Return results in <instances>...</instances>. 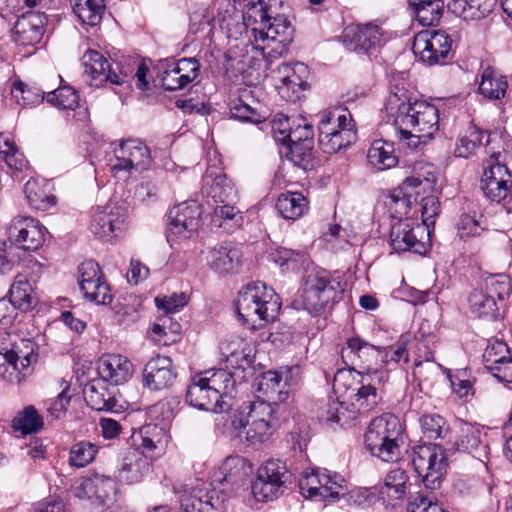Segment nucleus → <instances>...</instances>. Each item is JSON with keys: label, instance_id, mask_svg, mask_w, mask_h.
Listing matches in <instances>:
<instances>
[{"label": "nucleus", "instance_id": "obj_4", "mask_svg": "<svg viewBox=\"0 0 512 512\" xmlns=\"http://www.w3.org/2000/svg\"><path fill=\"white\" fill-rule=\"evenodd\" d=\"M404 442L403 424L391 413L372 419L364 434L366 449L384 462H396L401 457Z\"/></svg>", "mask_w": 512, "mask_h": 512}, {"label": "nucleus", "instance_id": "obj_6", "mask_svg": "<svg viewBox=\"0 0 512 512\" xmlns=\"http://www.w3.org/2000/svg\"><path fill=\"white\" fill-rule=\"evenodd\" d=\"M357 140V130L347 109L325 111L318 123V145L326 154L348 148Z\"/></svg>", "mask_w": 512, "mask_h": 512}, {"label": "nucleus", "instance_id": "obj_12", "mask_svg": "<svg viewBox=\"0 0 512 512\" xmlns=\"http://www.w3.org/2000/svg\"><path fill=\"white\" fill-rule=\"evenodd\" d=\"M150 163L149 148L142 141L135 139L122 141L114 149V158L110 160L111 169L116 175L121 172L130 174L133 170H145Z\"/></svg>", "mask_w": 512, "mask_h": 512}, {"label": "nucleus", "instance_id": "obj_9", "mask_svg": "<svg viewBox=\"0 0 512 512\" xmlns=\"http://www.w3.org/2000/svg\"><path fill=\"white\" fill-rule=\"evenodd\" d=\"M288 478V469L284 462L279 459L268 460L257 471L252 493L259 501L273 500L284 492Z\"/></svg>", "mask_w": 512, "mask_h": 512}, {"label": "nucleus", "instance_id": "obj_48", "mask_svg": "<svg viewBox=\"0 0 512 512\" xmlns=\"http://www.w3.org/2000/svg\"><path fill=\"white\" fill-rule=\"evenodd\" d=\"M507 88V79L498 70L490 66L483 70L479 85V91L483 96L494 100L501 99L505 96Z\"/></svg>", "mask_w": 512, "mask_h": 512}, {"label": "nucleus", "instance_id": "obj_56", "mask_svg": "<svg viewBox=\"0 0 512 512\" xmlns=\"http://www.w3.org/2000/svg\"><path fill=\"white\" fill-rule=\"evenodd\" d=\"M206 381L209 382V386L214 392L219 395V400L223 396L231 395L235 389V380L233 374L223 370L206 371L201 373Z\"/></svg>", "mask_w": 512, "mask_h": 512}, {"label": "nucleus", "instance_id": "obj_27", "mask_svg": "<svg viewBox=\"0 0 512 512\" xmlns=\"http://www.w3.org/2000/svg\"><path fill=\"white\" fill-rule=\"evenodd\" d=\"M186 402L199 410L214 411L222 410V402L219 395L209 386L202 374L192 378L186 392Z\"/></svg>", "mask_w": 512, "mask_h": 512}, {"label": "nucleus", "instance_id": "obj_22", "mask_svg": "<svg viewBox=\"0 0 512 512\" xmlns=\"http://www.w3.org/2000/svg\"><path fill=\"white\" fill-rule=\"evenodd\" d=\"M44 231L45 227L39 221L32 217L18 216L12 221L10 238L19 248L35 251L44 243Z\"/></svg>", "mask_w": 512, "mask_h": 512}, {"label": "nucleus", "instance_id": "obj_19", "mask_svg": "<svg viewBox=\"0 0 512 512\" xmlns=\"http://www.w3.org/2000/svg\"><path fill=\"white\" fill-rule=\"evenodd\" d=\"M482 358L484 367L493 377L499 382L512 383V354L503 340H488Z\"/></svg>", "mask_w": 512, "mask_h": 512}, {"label": "nucleus", "instance_id": "obj_55", "mask_svg": "<svg viewBox=\"0 0 512 512\" xmlns=\"http://www.w3.org/2000/svg\"><path fill=\"white\" fill-rule=\"evenodd\" d=\"M478 287L486 290L487 294L491 295L496 302L509 296L512 291L510 279L503 273L489 274L483 277Z\"/></svg>", "mask_w": 512, "mask_h": 512}, {"label": "nucleus", "instance_id": "obj_32", "mask_svg": "<svg viewBox=\"0 0 512 512\" xmlns=\"http://www.w3.org/2000/svg\"><path fill=\"white\" fill-rule=\"evenodd\" d=\"M150 471V459L139 449H129L119 468L120 481L128 484L140 482Z\"/></svg>", "mask_w": 512, "mask_h": 512}, {"label": "nucleus", "instance_id": "obj_26", "mask_svg": "<svg viewBox=\"0 0 512 512\" xmlns=\"http://www.w3.org/2000/svg\"><path fill=\"white\" fill-rule=\"evenodd\" d=\"M175 378L172 360L167 356L151 358L143 370L144 385L150 390L166 389L173 384Z\"/></svg>", "mask_w": 512, "mask_h": 512}, {"label": "nucleus", "instance_id": "obj_57", "mask_svg": "<svg viewBox=\"0 0 512 512\" xmlns=\"http://www.w3.org/2000/svg\"><path fill=\"white\" fill-rule=\"evenodd\" d=\"M98 451V446L92 442H77L70 448L69 464L73 467L83 468L95 459Z\"/></svg>", "mask_w": 512, "mask_h": 512}, {"label": "nucleus", "instance_id": "obj_44", "mask_svg": "<svg viewBox=\"0 0 512 512\" xmlns=\"http://www.w3.org/2000/svg\"><path fill=\"white\" fill-rule=\"evenodd\" d=\"M10 304L23 312H27L36 305V299L32 295V286L27 277L17 274L9 290Z\"/></svg>", "mask_w": 512, "mask_h": 512}, {"label": "nucleus", "instance_id": "obj_35", "mask_svg": "<svg viewBox=\"0 0 512 512\" xmlns=\"http://www.w3.org/2000/svg\"><path fill=\"white\" fill-rule=\"evenodd\" d=\"M240 251L230 242H223L209 252L208 263L218 273L234 272L240 264Z\"/></svg>", "mask_w": 512, "mask_h": 512}, {"label": "nucleus", "instance_id": "obj_36", "mask_svg": "<svg viewBox=\"0 0 512 512\" xmlns=\"http://www.w3.org/2000/svg\"><path fill=\"white\" fill-rule=\"evenodd\" d=\"M456 446L458 451L471 454L481 462L488 458V445L482 441V431L478 426L464 424Z\"/></svg>", "mask_w": 512, "mask_h": 512}, {"label": "nucleus", "instance_id": "obj_3", "mask_svg": "<svg viewBox=\"0 0 512 512\" xmlns=\"http://www.w3.org/2000/svg\"><path fill=\"white\" fill-rule=\"evenodd\" d=\"M235 306L242 323L255 330L262 327L264 322L276 318L281 302L273 288L256 281L239 291Z\"/></svg>", "mask_w": 512, "mask_h": 512}, {"label": "nucleus", "instance_id": "obj_5", "mask_svg": "<svg viewBox=\"0 0 512 512\" xmlns=\"http://www.w3.org/2000/svg\"><path fill=\"white\" fill-rule=\"evenodd\" d=\"M345 283L325 270H312L306 277L300 299L295 304L310 314L321 313L329 304L342 299Z\"/></svg>", "mask_w": 512, "mask_h": 512}, {"label": "nucleus", "instance_id": "obj_41", "mask_svg": "<svg viewBox=\"0 0 512 512\" xmlns=\"http://www.w3.org/2000/svg\"><path fill=\"white\" fill-rule=\"evenodd\" d=\"M11 357L20 365L24 378L32 373L33 365L38 360V345L31 339H19L8 348Z\"/></svg>", "mask_w": 512, "mask_h": 512}, {"label": "nucleus", "instance_id": "obj_2", "mask_svg": "<svg viewBox=\"0 0 512 512\" xmlns=\"http://www.w3.org/2000/svg\"><path fill=\"white\" fill-rule=\"evenodd\" d=\"M231 425L240 441L250 445L265 443L279 428L277 408L264 400L244 403Z\"/></svg>", "mask_w": 512, "mask_h": 512}, {"label": "nucleus", "instance_id": "obj_33", "mask_svg": "<svg viewBox=\"0 0 512 512\" xmlns=\"http://www.w3.org/2000/svg\"><path fill=\"white\" fill-rule=\"evenodd\" d=\"M141 443L139 450L148 459H156L162 456L168 444L166 431L157 424H147L140 429Z\"/></svg>", "mask_w": 512, "mask_h": 512}, {"label": "nucleus", "instance_id": "obj_16", "mask_svg": "<svg viewBox=\"0 0 512 512\" xmlns=\"http://www.w3.org/2000/svg\"><path fill=\"white\" fill-rule=\"evenodd\" d=\"M82 63L85 73L91 77L90 85L99 87L104 82L115 85H123L128 82L129 74L119 70L118 64H115L114 68L108 59L96 50H87L82 57Z\"/></svg>", "mask_w": 512, "mask_h": 512}, {"label": "nucleus", "instance_id": "obj_25", "mask_svg": "<svg viewBox=\"0 0 512 512\" xmlns=\"http://www.w3.org/2000/svg\"><path fill=\"white\" fill-rule=\"evenodd\" d=\"M245 11L243 12L242 23L235 24V31L232 32L229 26L231 22L228 21L226 26L228 28V37L237 38L238 34H242L244 30L251 28L256 40H258V34L263 31L264 25L267 23L271 15L269 14V7L263 0H250L245 5Z\"/></svg>", "mask_w": 512, "mask_h": 512}, {"label": "nucleus", "instance_id": "obj_51", "mask_svg": "<svg viewBox=\"0 0 512 512\" xmlns=\"http://www.w3.org/2000/svg\"><path fill=\"white\" fill-rule=\"evenodd\" d=\"M0 160L18 177L28 168V162L8 136L0 135Z\"/></svg>", "mask_w": 512, "mask_h": 512}, {"label": "nucleus", "instance_id": "obj_38", "mask_svg": "<svg viewBox=\"0 0 512 512\" xmlns=\"http://www.w3.org/2000/svg\"><path fill=\"white\" fill-rule=\"evenodd\" d=\"M495 0H451L448 10L464 20H480L491 13Z\"/></svg>", "mask_w": 512, "mask_h": 512}, {"label": "nucleus", "instance_id": "obj_29", "mask_svg": "<svg viewBox=\"0 0 512 512\" xmlns=\"http://www.w3.org/2000/svg\"><path fill=\"white\" fill-rule=\"evenodd\" d=\"M47 17L44 13L30 11L18 17L14 32L16 41L21 45H35L40 42L44 34Z\"/></svg>", "mask_w": 512, "mask_h": 512}, {"label": "nucleus", "instance_id": "obj_42", "mask_svg": "<svg viewBox=\"0 0 512 512\" xmlns=\"http://www.w3.org/2000/svg\"><path fill=\"white\" fill-rule=\"evenodd\" d=\"M416 20L422 26H433L437 24L444 11L443 0H408Z\"/></svg>", "mask_w": 512, "mask_h": 512}, {"label": "nucleus", "instance_id": "obj_18", "mask_svg": "<svg viewBox=\"0 0 512 512\" xmlns=\"http://www.w3.org/2000/svg\"><path fill=\"white\" fill-rule=\"evenodd\" d=\"M162 66L161 82L167 91H177L192 83L200 73V63L196 58H182L177 61L165 60Z\"/></svg>", "mask_w": 512, "mask_h": 512}, {"label": "nucleus", "instance_id": "obj_1", "mask_svg": "<svg viewBox=\"0 0 512 512\" xmlns=\"http://www.w3.org/2000/svg\"><path fill=\"white\" fill-rule=\"evenodd\" d=\"M385 109L393 119L399 140L410 149L425 144L439 130L437 107L426 101L411 102L405 92H391Z\"/></svg>", "mask_w": 512, "mask_h": 512}, {"label": "nucleus", "instance_id": "obj_8", "mask_svg": "<svg viewBox=\"0 0 512 512\" xmlns=\"http://www.w3.org/2000/svg\"><path fill=\"white\" fill-rule=\"evenodd\" d=\"M341 356L346 365L351 369H361L359 373L368 374L380 369L384 364H388V351L385 347H376L359 337H352L346 341L342 348Z\"/></svg>", "mask_w": 512, "mask_h": 512}, {"label": "nucleus", "instance_id": "obj_37", "mask_svg": "<svg viewBox=\"0 0 512 512\" xmlns=\"http://www.w3.org/2000/svg\"><path fill=\"white\" fill-rule=\"evenodd\" d=\"M87 405L96 411H114L117 400L101 379L92 380L83 389Z\"/></svg>", "mask_w": 512, "mask_h": 512}, {"label": "nucleus", "instance_id": "obj_30", "mask_svg": "<svg viewBox=\"0 0 512 512\" xmlns=\"http://www.w3.org/2000/svg\"><path fill=\"white\" fill-rule=\"evenodd\" d=\"M388 380L387 371H376L362 375L361 386L354 395L355 403L364 410L373 409L381 400L379 391Z\"/></svg>", "mask_w": 512, "mask_h": 512}, {"label": "nucleus", "instance_id": "obj_59", "mask_svg": "<svg viewBox=\"0 0 512 512\" xmlns=\"http://www.w3.org/2000/svg\"><path fill=\"white\" fill-rule=\"evenodd\" d=\"M47 101L60 109L74 110L79 104L78 92L70 86H61L47 93Z\"/></svg>", "mask_w": 512, "mask_h": 512}, {"label": "nucleus", "instance_id": "obj_17", "mask_svg": "<svg viewBox=\"0 0 512 512\" xmlns=\"http://www.w3.org/2000/svg\"><path fill=\"white\" fill-rule=\"evenodd\" d=\"M386 40L385 31L374 22L347 27L343 34V43L348 50L366 54L383 46Z\"/></svg>", "mask_w": 512, "mask_h": 512}, {"label": "nucleus", "instance_id": "obj_62", "mask_svg": "<svg viewBox=\"0 0 512 512\" xmlns=\"http://www.w3.org/2000/svg\"><path fill=\"white\" fill-rule=\"evenodd\" d=\"M12 95L19 102L22 100L23 105L33 106L44 100L45 92L37 87L26 85L22 81H15L11 89Z\"/></svg>", "mask_w": 512, "mask_h": 512}, {"label": "nucleus", "instance_id": "obj_50", "mask_svg": "<svg viewBox=\"0 0 512 512\" xmlns=\"http://www.w3.org/2000/svg\"><path fill=\"white\" fill-rule=\"evenodd\" d=\"M348 410L344 404L338 400H329L318 409V420L328 429L336 430L347 423Z\"/></svg>", "mask_w": 512, "mask_h": 512}, {"label": "nucleus", "instance_id": "obj_64", "mask_svg": "<svg viewBox=\"0 0 512 512\" xmlns=\"http://www.w3.org/2000/svg\"><path fill=\"white\" fill-rule=\"evenodd\" d=\"M314 145L308 143L289 144L287 158L294 164L305 171L313 168L312 149Z\"/></svg>", "mask_w": 512, "mask_h": 512}, {"label": "nucleus", "instance_id": "obj_31", "mask_svg": "<svg viewBox=\"0 0 512 512\" xmlns=\"http://www.w3.org/2000/svg\"><path fill=\"white\" fill-rule=\"evenodd\" d=\"M203 181V192L212 199L214 204L236 202L237 190L225 173L219 172L213 175L212 172H206Z\"/></svg>", "mask_w": 512, "mask_h": 512}, {"label": "nucleus", "instance_id": "obj_63", "mask_svg": "<svg viewBox=\"0 0 512 512\" xmlns=\"http://www.w3.org/2000/svg\"><path fill=\"white\" fill-rule=\"evenodd\" d=\"M0 377L10 383H20L25 379L20 365L11 357L7 347L0 349Z\"/></svg>", "mask_w": 512, "mask_h": 512}, {"label": "nucleus", "instance_id": "obj_34", "mask_svg": "<svg viewBox=\"0 0 512 512\" xmlns=\"http://www.w3.org/2000/svg\"><path fill=\"white\" fill-rule=\"evenodd\" d=\"M116 492V482L110 476L100 473H93L90 477L83 479L76 488L78 497H96L101 501L110 499Z\"/></svg>", "mask_w": 512, "mask_h": 512}, {"label": "nucleus", "instance_id": "obj_53", "mask_svg": "<svg viewBox=\"0 0 512 512\" xmlns=\"http://www.w3.org/2000/svg\"><path fill=\"white\" fill-rule=\"evenodd\" d=\"M292 26L290 21L282 16L278 15L275 17H270L267 23L263 27V31H260L258 34V40H276L277 37H282L280 42H285L290 40L292 36Z\"/></svg>", "mask_w": 512, "mask_h": 512}, {"label": "nucleus", "instance_id": "obj_21", "mask_svg": "<svg viewBox=\"0 0 512 512\" xmlns=\"http://www.w3.org/2000/svg\"><path fill=\"white\" fill-rule=\"evenodd\" d=\"M278 93L282 98L290 102L300 99V93L307 87L306 75L308 68L305 64L297 62L293 65L282 63L277 68Z\"/></svg>", "mask_w": 512, "mask_h": 512}, {"label": "nucleus", "instance_id": "obj_45", "mask_svg": "<svg viewBox=\"0 0 512 512\" xmlns=\"http://www.w3.org/2000/svg\"><path fill=\"white\" fill-rule=\"evenodd\" d=\"M258 104L252 99L251 91L243 90L237 98L230 102L231 117L243 122H261L262 116L258 112Z\"/></svg>", "mask_w": 512, "mask_h": 512}, {"label": "nucleus", "instance_id": "obj_60", "mask_svg": "<svg viewBox=\"0 0 512 512\" xmlns=\"http://www.w3.org/2000/svg\"><path fill=\"white\" fill-rule=\"evenodd\" d=\"M420 424L424 436L430 440L445 438L449 432L445 419L438 414L422 416Z\"/></svg>", "mask_w": 512, "mask_h": 512}, {"label": "nucleus", "instance_id": "obj_43", "mask_svg": "<svg viewBox=\"0 0 512 512\" xmlns=\"http://www.w3.org/2000/svg\"><path fill=\"white\" fill-rule=\"evenodd\" d=\"M275 208L284 219L297 220L308 210V200L300 192H286L278 197Z\"/></svg>", "mask_w": 512, "mask_h": 512}, {"label": "nucleus", "instance_id": "obj_23", "mask_svg": "<svg viewBox=\"0 0 512 512\" xmlns=\"http://www.w3.org/2000/svg\"><path fill=\"white\" fill-rule=\"evenodd\" d=\"M125 213L116 206L98 208L93 215L91 231L100 238L117 237L125 227Z\"/></svg>", "mask_w": 512, "mask_h": 512}, {"label": "nucleus", "instance_id": "obj_14", "mask_svg": "<svg viewBox=\"0 0 512 512\" xmlns=\"http://www.w3.org/2000/svg\"><path fill=\"white\" fill-rule=\"evenodd\" d=\"M343 481L338 475L332 477L326 473V470L322 472L311 470L303 473L299 479V488L304 497L320 501L334 500L339 498Z\"/></svg>", "mask_w": 512, "mask_h": 512}, {"label": "nucleus", "instance_id": "obj_7", "mask_svg": "<svg viewBox=\"0 0 512 512\" xmlns=\"http://www.w3.org/2000/svg\"><path fill=\"white\" fill-rule=\"evenodd\" d=\"M413 467L427 489L440 488L447 472L445 449L437 444H424L414 448Z\"/></svg>", "mask_w": 512, "mask_h": 512}, {"label": "nucleus", "instance_id": "obj_10", "mask_svg": "<svg viewBox=\"0 0 512 512\" xmlns=\"http://www.w3.org/2000/svg\"><path fill=\"white\" fill-rule=\"evenodd\" d=\"M480 187L490 201L510 203L512 200V173L504 164L490 158L484 166Z\"/></svg>", "mask_w": 512, "mask_h": 512}, {"label": "nucleus", "instance_id": "obj_13", "mask_svg": "<svg viewBox=\"0 0 512 512\" xmlns=\"http://www.w3.org/2000/svg\"><path fill=\"white\" fill-rule=\"evenodd\" d=\"M425 235H428V231L424 225H420L412 217H407L392 225L390 245L395 252L411 251L422 255L427 250L423 241Z\"/></svg>", "mask_w": 512, "mask_h": 512}, {"label": "nucleus", "instance_id": "obj_47", "mask_svg": "<svg viewBox=\"0 0 512 512\" xmlns=\"http://www.w3.org/2000/svg\"><path fill=\"white\" fill-rule=\"evenodd\" d=\"M256 389L274 403L284 402L289 396V390L283 389L281 374L276 370H268L262 373L258 379Z\"/></svg>", "mask_w": 512, "mask_h": 512}, {"label": "nucleus", "instance_id": "obj_39", "mask_svg": "<svg viewBox=\"0 0 512 512\" xmlns=\"http://www.w3.org/2000/svg\"><path fill=\"white\" fill-rule=\"evenodd\" d=\"M44 179L31 178L24 186V194L31 208L46 211L56 204V197L49 193Z\"/></svg>", "mask_w": 512, "mask_h": 512}, {"label": "nucleus", "instance_id": "obj_11", "mask_svg": "<svg viewBox=\"0 0 512 512\" xmlns=\"http://www.w3.org/2000/svg\"><path fill=\"white\" fill-rule=\"evenodd\" d=\"M452 40L445 31L424 30L414 37L412 50L423 63H443L451 52Z\"/></svg>", "mask_w": 512, "mask_h": 512}, {"label": "nucleus", "instance_id": "obj_28", "mask_svg": "<svg viewBox=\"0 0 512 512\" xmlns=\"http://www.w3.org/2000/svg\"><path fill=\"white\" fill-rule=\"evenodd\" d=\"M97 371L104 382L120 385L131 378L133 364L123 355L106 354L99 359Z\"/></svg>", "mask_w": 512, "mask_h": 512}, {"label": "nucleus", "instance_id": "obj_40", "mask_svg": "<svg viewBox=\"0 0 512 512\" xmlns=\"http://www.w3.org/2000/svg\"><path fill=\"white\" fill-rule=\"evenodd\" d=\"M367 161L374 169L384 171L395 167L398 164V157L392 143L378 139L371 144Z\"/></svg>", "mask_w": 512, "mask_h": 512}, {"label": "nucleus", "instance_id": "obj_24", "mask_svg": "<svg viewBox=\"0 0 512 512\" xmlns=\"http://www.w3.org/2000/svg\"><path fill=\"white\" fill-rule=\"evenodd\" d=\"M418 178H406L398 187L389 194L385 205L387 206L392 218H402L407 215L412 205L417 202L419 192Z\"/></svg>", "mask_w": 512, "mask_h": 512}, {"label": "nucleus", "instance_id": "obj_46", "mask_svg": "<svg viewBox=\"0 0 512 512\" xmlns=\"http://www.w3.org/2000/svg\"><path fill=\"white\" fill-rule=\"evenodd\" d=\"M488 292L479 287L475 288L469 295V310L474 317L480 319H494L498 315L497 302Z\"/></svg>", "mask_w": 512, "mask_h": 512}, {"label": "nucleus", "instance_id": "obj_49", "mask_svg": "<svg viewBox=\"0 0 512 512\" xmlns=\"http://www.w3.org/2000/svg\"><path fill=\"white\" fill-rule=\"evenodd\" d=\"M73 12L86 25L96 26L105 12L104 0H70Z\"/></svg>", "mask_w": 512, "mask_h": 512}, {"label": "nucleus", "instance_id": "obj_54", "mask_svg": "<svg viewBox=\"0 0 512 512\" xmlns=\"http://www.w3.org/2000/svg\"><path fill=\"white\" fill-rule=\"evenodd\" d=\"M43 419L32 405L26 406L19 411L12 420V428L21 431L23 434H30L39 431L43 427Z\"/></svg>", "mask_w": 512, "mask_h": 512}, {"label": "nucleus", "instance_id": "obj_20", "mask_svg": "<svg viewBox=\"0 0 512 512\" xmlns=\"http://www.w3.org/2000/svg\"><path fill=\"white\" fill-rule=\"evenodd\" d=\"M201 206L196 201H185L173 207L168 214L169 233L189 238L201 225Z\"/></svg>", "mask_w": 512, "mask_h": 512}, {"label": "nucleus", "instance_id": "obj_15", "mask_svg": "<svg viewBox=\"0 0 512 512\" xmlns=\"http://www.w3.org/2000/svg\"><path fill=\"white\" fill-rule=\"evenodd\" d=\"M79 287L84 297L96 304L106 305L112 301L110 287L103 278L97 262L87 260L78 266Z\"/></svg>", "mask_w": 512, "mask_h": 512}, {"label": "nucleus", "instance_id": "obj_61", "mask_svg": "<svg viewBox=\"0 0 512 512\" xmlns=\"http://www.w3.org/2000/svg\"><path fill=\"white\" fill-rule=\"evenodd\" d=\"M272 260L287 270H296L304 264L307 255L303 250H292L285 247L277 248L271 254Z\"/></svg>", "mask_w": 512, "mask_h": 512}, {"label": "nucleus", "instance_id": "obj_58", "mask_svg": "<svg viewBox=\"0 0 512 512\" xmlns=\"http://www.w3.org/2000/svg\"><path fill=\"white\" fill-rule=\"evenodd\" d=\"M483 133L476 127H469L457 141L455 156L468 158L481 145Z\"/></svg>", "mask_w": 512, "mask_h": 512}, {"label": "nucleus", "instance_id": "obj_52", "mask_svg": "<svg viewBox=\"0 0 512 512\" xmlns=\"http://www.w3.org/2000/svg\"><path fill=\"white\" fill-rule=\"evenodd\" d=\"M408 480L409 477L405 470L401 468L390 470L384 478L379 493L382 497L402 499L406 493Z\"/></svg>", "mask_w": 512, "mask_h": 512}]
</instances>
